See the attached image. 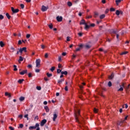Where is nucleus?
Segmentation results:
<instances>
[{"mask_svg": "<svg viewBox=\"0 0 130 130\" xmlns=\"http://www.w3.org/2000/svg\"><path fill=\"white\" fill-rule=\"evenodd\" d=\"M45 109L46 112H49V108L48 106H45Z\"/></svg>", "mask_w": 130, "mask_h": 130, "instance_id": "obj_18", "label": "nucleus"}, {"mask_svg": "<svg viewBox=\"0 0 130 130\" xmlns=\"http://www.w3.org/2000/svg\"><path fill=\"white\" fill-rule=\"evenodd\" d=\"M112 85V84L111 82L109 81L108 82V86H109V87H111Z\"/></svg>", "mask_w": 130, "mask_h": 130, "instance_id": "obj_38", "label": "nucleus"}, {"mask_svg": "<svg viewBox=\"0 0 130 130\" xmlns=\"http://www.w3.org/2000/svg\"><path fill=\"white\" fill-rule=\"evenodd\" d=\"M39 117L38 116V115H37L35 117V119H39Z\"/></svg>", "mask_w": 130, "mask_h": 130, "instance_id": "obj_62", "label": "nucleus"}, {"mask_svg": "<svg viewBox=\"0 0 130 130\" xmlns=\"http://www.w3.org/2000/svg\"><path fill=\"white\" fill-rule=\"evenodd\" d=\"M127 53H128V51H124V52H122L121 53V55H123L124 54H127Z\"/></svg>", "mask_w": 130, "mask_h": 130, "instance_id": "obj_25", "label": "nucleus"}, {"mask_svg": "<svg viewBox=\"0 0 130 130\" xmlns=\"http://www.w3.org/2000/svg\"><path fill=\"white\" fill-rule=\"evenodd\" d=\"M36 67L40 68L41 66V59H37L36 61Z\"/></svg>", "mask_w": 130, "mask_h": 130, "instance_id": "obj_3", "label": "nucleus"}, {"mask_svg": "<svg viewBox=\"0 0 130 130\" xmlns=\"http://www.w3.org/2000/svg\"><path fill=\"white\" fill-rule=\"evenodd\" d=\"M20 7H21V9H24V4H20Z\"/></svg>", "mask_w": 130, "mask_h": 130, "instance_id": "obj_48", "label": "nucleus"}, {"mask_svg": "<svg viewBox=\"0 0 130 130\" xmlns=\"http://www.w3.org/2000/svg\"><path fill=\"white\" fill-rule=\"evenodd\" d=\"M30 37V34H27L26 38L29 39Z\"/></svg>", "mask_w": 130, "mask_h": 130, "instance_id": "obj_46", "label": "nucleus"}, {"mask_svg": "<svg viewBox=\"0 0 130 130\" xmlns=\"http://www.w3.org/2000/svg\"><path fill=\"white\" fill-rule=\"evenodd\" d=\"M85 30H87L88 29H89V28H90V26H89L88 25H87L86 23V22H85Z\"/></svg>", "mask_w": 130, "mask_h": 130, "instance_id": "obj_12", "label": "nucleus"}, {"mask_svg": "<svg viewBox=\"0 0 130 130\" xmlns=\"http://www.w3.org/2000/svg\"><path fill=\"white\" fill-rule=\"evenodd\" d=\"M78 35H79V36H80L81 37L82 36L83 34H82V33H78Z\"/></svg>", "mask_w": 130, "mask_h": 130, "instance_id": "obj_63", "label": "nucleus"}, {"mask_svg": "<svg viewBox=\"0 0 130 130\" xmlns=\"http://www.w3.org/2000/svg\"><path fill=\"white\" fill-rule=\"evenodd\" d=\"M37 89L38 90H41V87H40V86H37Z\"/></svg>", "mask_w": 130, "mask_h": 130, "instance_id": "obj_54", "label": "nucleus"}, {"mask_svg": "<svg viewBox=\"0 0 130 130\" xmlns=\"http://www.w3.org/2000/svg\"><path fill=\"white\" fill-rule=\"evenodd\" d=\"M6 16L7 17L8 19H10L11 18V16H10L9 14L8 13H7Z\"/></svg>", "mask_w": 130, "mask_h": 130, "instance_id": "obj_28", "label": "nucleus"}, {"mask_svg": "<svg viewBox=\"0 0 130 130\" xmlns=\"http://www.w3.org/2000/svg\"><path fill=\"white\" fill-rule=\"evenodd\" d=\"M121 2V0H116V4L117 6H118L119 4H120Z\"/></svg>", "mask_w": 130, "mask_h": 130, "instance_id": "obj_21", "label": "nucleus"}, {"mask_svg": "<svg viewBox=\"0 0 130 130\" xmlns=\"http://www.w3.org/2000/svg\"><path fill=\"white\" fill-rule=\"evenodd\" d=\"M24 79H20L19 80H18V83H19V84H22L23 82H24Z\"/></svg>", "mask_w": 130, "mask_h": 130, "instance_id": "obj_13", "label": "nucleus"}, {"mask_svg": "<svg viewBox=\"0 0 130 130\" xmlns=\"http://www.w3.org/2000/svg\"><path fill=\"white\" fill-rule=\"evenodd\" d=\"M114 11H115V9H114L113 8H111L110 12H114Z\"/></svg>", "mask_w": 130, "mask_h": 130, "instance_id": "obj_45", "label": "nucleus"}, {"mask_svg": "<svg viewBox=\"0 0 130 130\" xmlns=\"http://www.w3.org/2000/svg\"><path fill=\"white\" fill-rule=\"evenodd\" d=\"M23 57L22 56H19V59L18 60L19 62H21V61H23Z\"/></svg>", "mask_w": 130, "mask_h": 130, "instance_id": "obj_17", "label": "nucleus"}, {"mask_svg": "<svg viewBox=\"0 0 130 130\" xmlns=\"http://www.w3.org/2000/svg\"><path fill=\"white\" fill-rule=\"evenodd\" d=\"M68 6H69V7H72V6H73V3H72L71 1H68Z\"/></svg>", "mask_w": 130, "mask_h": 130, "instance_id": "obj_19", "label": "nucleus"}, {"mask_svg": "<svg viewBox=\"0 0 130 130\" xmlns=\"http://www.w3.org/2000/svg\"><path fill=\"white\" fill-rule=\"evenodd\" d=\"M67 41H70V37L69 36L67 37Z\"/></svg>", "mask_w": 130, "mask_h": 130, "instance_id": "obj_49", "label": "nucleus"}, {"mask_svg": "<svg viewBox=\"0 0 130 130\" xmlns=\"http://www.w3.org/2000/svg\"><path fill=\"white\" fill-rule=\"evenodd\" d=\"M42 11L43 12H46V11H47V8H46V6H45V5H43L42 6Z\"/></svg>", "mask_w": 130, "mask_h": 130, "instance_id": "obj_8", "label": "nucleus"}, {"mask_svg": "<svg viewBox=\"0 0 130 130\" xmlns=\"http://www.w3.org/2000/svg\"><path fill=\"white\" fill-rule=\"evenodd\" d=\"M24 125L22 123H20L19 124V127H20L21 128H22V127H23Z\"/></svg>", "mask_w": 130, "mask_h": 130, "instance_id": "obj_41", "label": "nucleus"}, {"mask_svg": "<svg viewBox=\"0 0 130 130\" xmlns=\"http://www.w3.org/2000/svg\"><path fill=\"white\" fill-rule=\"evenodd\" d=\"M127 117H128V115L125 116V117L123 120H121L119 122H118V124L119 125H121L122 124V123H123L124 121H125V120H126L127 119Z\"/></svg>", "mask_w": 130, "mask_h": 130, "instance_id": "obj_4", "label": "nucleus"}, {"mask_svg": "<svg viewBox=\"0 0 130 130\" xmlns=\"http://www.w3.org/2000/svg\"><path fill=\"white\" fill-rule=\"evenodd\" d=\"M9 128L10 130H14V128L13 127V126H9Z\"/></svg>", "mask_w": 130, "mask_h": 130, "instance_id": "obj_50", "label": "nucleus"}, {"mask_svg": "<svg viewBox=\"0 0 130 130\" xmlns=\"http://www.w3.org/2000/svg\"><path fill=\"white\" fill-rule=\"evenodd\" d=\"M66 54H67L66 52H62V55H63V56H65Z\"/></svg>", "mask_w": 130, "mask_h": 130, "instance_id": "obj_56", "label": "nucleus"}, {"mask_svg": "<svg viewBox=\"0 0 130 130\" xmlns=\"http://www.w3.org/2000/svg\"><path fill=\"white\" fill-rule=\"evenodd\" d=\"M112 33H114V34H116L117 33V31H115L114 30H112Z\"/></svg>", "mask_w": 130, "mask_h": 130, "instance_id": "obj_55", "label": "nucleus"}, {"mask_svg": "<svg viewBox=\"0 0 130 130\" xmlns=\"http://www.w3.org/2000/svg\"><path fill=\"white\" fill-rule=\"evenodd\" d=\"M24 117H25V118H27V120H28V119H29V118H28V114H25Z\"/></svg>", "mask_w": 130, "mask_h": 130, "instance_id": "obj_34", "label": "nucleus"}, {"mask_svg": "<svg viewBox=\"0 0 130 130\" xmlns=\"http://www.w3.org/2000/svg\"><path fill=\"white\" fill-rule=\"evenodd\" d=\"M55 67H52V68L50 69V71H51V72H53L55 70Z\"/></svg>", "mask_w": 130, "mask_h": 130, "instance_id": "obj_33", "label": "nucleus"}, {"mask_svg": "<svg viewBox=\"0 0 130 130\" xmlns=\"http://www.w3.org/2000/svg\"><path fill=\"white\" fill-rule=\"evenodd\" d=\"M109 9H106V10L105 11V14H108V13H109Z\"/></svg>", "mask_w": 130, "mask_h": 130, "instance_id": "obj_44", "label": "nucleus"}, {"mask_svg": "<svg viewBox=\"0 0 130 130\" xmlns=\"http://www.w3.org/2000/svg\"><path fill=\"white\" fill-rule=\"evenodd\" d=\"M48 56H49L48 53H46V54H45V57L46 58H47L48 57Z\"/></svg>", "mask_w": 130, "mask_h": 130, "instance_id": "obj_43", "label": "nucleus"}, {"mask_svg": "<svg viewBox=\"0 0 130 130\" xmlns=\"http://www.w3.org/2000/svg\"><path fill=\"white\" fill-rule=\"evenodd\" d=\"M18 117H19L20 118H22L23 117V115L22 114H20L18 116Z\"/></svg>", "mask_w": 130, "mask_h": 130, "instance_id": "obj_61", "label": "nucleus"}, {"mask_svg": "<svg viewBox=\"0 0 130 130\" xmlns=\"http://www.w3.org/2000/svg\"><path fill=\"white\" fill-rule=\"evenodd\" d=\"M80 110L78 109V108H76L75 109V119L76 120V121H77L78 122H79V123H82L83 124V122H81V121H80L79 118H78V115H80Z\"/></svg>", "mask_w": 130, "mask_h": 130, "instance_id": "obj_1", "label": "nucleus"}, {"mask_svg": "<svg viewBox=\"0 0 130 130\" xmlns=\"http://www.w3.org/2000/svg\"><path fill=\"white\" fill-rule=\"evenodd\" d=\"M41 47H42V49H44L45 46V45H41Z\"/></svg>", "mask_w": 130, "mask_h": 130, "instance_id": "obj_60", "label": "nucleus"}, {"mask_svg": "<svg viewBox=\"0 0 130 130\" xmlns=\"http://www.w3.org/2000/svg\"><path fill=\"white\" fill-rule=\"evenodd\" d=\"M11 50L12 51V52H14V51H15V49L14 48V47H11Z\"/></svg>", "mask_w": 130, "mask_h": 130, "instance_id": "obj_31", "label": "nucleus"}, {"mask_svg": "<svg viewBox=\"0 0 130 130\" xmlns=\"http://www.w3.org/2000/svg\"><path fill=\"white\" fill-rule=\"evenodd\" d=\"M98 16H99L98 13L95 12V13H94V17H95V18H96V17H97Z\"/></svg>", "mask_w": 130, "mask_h": 130, "instance_id": "obj_39", "label": "nucleus"}, {"mask_svg": "<svg viewBox=\"0 0 130 130\" xmlns=\"http://www.w3.org/2000/svg\"><path fill=\"white\" fill-rule=\"evenodd\" d=\"M39 72H40V70H39L38 69L36 70V73H39Z\"/></svg>", "mask_w": 130, "mask_h": 130, "instance_id": "obj_58", "label": "nucleus"}, {"mask_svg": "<svg viewBox=\"0 0 130 130\" xmlns=\"http://www.w3.org/2000/svg\"><path fill=\"white\" fill-rule=\"evenodd\" d=\"M4 18V17L3 16V15H0V20H3Z\"/></svg>", "mask_w": 130, "mask_h": 130, "instance_id": "obj_42", "label": "nucleus"}, {"mask_svg": "<svg viewBox=\"0 0 130 130\" xmlns=\"http://www.w3.org/2000/svg\"><path fill=\"white\" fill-rule=\"evenodd\" d=\"M120 14V12L119 11H118V10L116 11V15H117V16H119Z\"/></svg>", "mask_w": 130, "mask_h": 130, "instance_id": "obj_27", "label": "nucleus"}, {"mask_svg": "<svg viewBox=\"0 0 130 130\" xmlns=\"http://www.w3.org/2000/svg\"><path fill=\"white\" fill-rule=\"evenodd\" d=\"M57 116H58L57 114L56 113V112H54L53 114V120L54 121H55Z\"/></svg>", "mask_w": 130, "mask_h": 130, "instance_id": "obj_9", "label": "nucleus"}, {"mask_svg": "<svg viewBox=\"0 0 130 130\" xmlns=\"http://www.w3.org/2000/svg\"><path fill=\"white\" fill-rule=\"evenodd\" d=\"M18 44H19V45H20L21 44H22V41H21V40H19V41H18Z\"/></svg>", "mask_w": 130, "mask_h": 130, "instance_id": "obj_52", "label": "nucleus"}, {"mask_svg": "<svg viewBox=\"0 0 130 130\" xmlns=\"http://www.w3.org/2000/svg\"><path fill=\"white\" fill-rule=\"evenodd\" d=\"M37 128L36 130H40V124L38 122L36 123V125L31 126L29 127V129H32Z\"/></svg>", "mask_w": 130, "mask_h": 130, "instance_id": "obj_2", "label": "nucleus"}, {"mask_svg": "<svg viewBox=\"0 0 130 130\" xmlns=\"http://www.w3.org/2000/svg\"><path fill=\"white\" fill-rule=\"evenodd\" d=\"M114 74H112V75H111V76H110L109 77V78L110 79V80H111L112 79H113V78H114Z\"/></svg>", "mask_w": 130, "mask_h": 130, "instance_id": "obj_23", "label": "nucleus"}, {"mask_svg": "<svg viewBox=\"0 0 130 130\" xmlns=\"http://www.w3.org/2000/svg\"><path fill=\"white\" fill-rule=\"evenodd\" d=\"M83 46V44H80V45H79V48H82Z\"/></svg>", "mask_w": 130, "mask_h": 130, "instance_id": "obj_59", "label": "nucleus"}, {"mask_svg": "<svg viewBox=\"0 0 130 130\" xmlns=\"http://www.w3.org/2000/svg\"><path fill=\"white\" fill-rule=\"evenodd\" d=\"M93 111L95 113H97L98 112V109H97V108H94Z\"/></svg>", "mask_w": 130, "mask_h": 130, "instance_id": "obj_35", "label": "nucleus"}, {"mask_svg": "<svg viewBox=\"0 0 130 130\" xmlns=\"http://www.w3.org/2000/svg\"><path fill=\"white\" fill-rule=\"evenodd\" d=\"M57 74H60V73H61V70H60L59 69H57Z\"/></svg>", "mask_w": 130, "mask_h": 130, "instance_id": "obj_36", "label": "nucleus"}, {"mask_svg": "<svg viewBox=\"0 0 130 130\" xmlns=\"http://www.w3.org/2000/svg\"><path fill=\"white\" fill-rule=\"evenodd\" d=\"M11 10H12V12L13 13V14H16L17 13H18V12H19V10H18V9H16V10H15L14 8H13V7L11 8Z\"/></svg>", "mask_w": 130, "mask_h": 130, "instance_id": "obj_5", "label": "nucleus"}, {"mask_svg": "<svg viewBox=\"0 0 130 130\" xmlns=\"http://www.w3.org/2000/svg\"><path fill=\"white\" fill-rule=\"evenodd\" d=\"M28 76L29 77V78H31L32 77L31 73H29L28 74Z\"/></svg>", "mask_w": 130, "mask_h": 130, "instance_id": "obj_40", "label": "nucleus"}, {"mask_svg": "<svg viewBox=\"0 0 130 130\" xmlns=\"http://www.w3.org/2000/svg\"><path fill=\"white\" fill-rule=\"evenodd\" d=\"M64 89L66 91H68V86H66Z\"/></svg>", "mask_w": 130, "mask_h": 130, "instance_id": "obj_53", "label": "nucleus"}, {"mask_svg": "<svg viewBox=\"0 0 130 130\" xmlns=\"http://www.w3.org/2000/svg\"><path fill=\"white\" fill-rule=\"evenodd\" d=\"M57 22H61L62 21V17L58 16L56 17Z\"/></svg>", "mask_w": 130, "mask_h": 130, "instance_id": "obj_11", "label": "nucleus"}, {"mask_svg": "<svg viewBox=\"0 0 130 130\" xmlns=\"http://www.w3.org/2000/svg\"><path fill=\"white\" fill-rule=\"evenodd\" d=\"M122 87H121V86H120V88L119 89H118V91H123V87L124 86V84H122Z\"/></svg>", "mask_w": 130, "mask_h": 130, "instance_id": "obj_15", "label": "nucleus"}, {"mask_svg": "<svg viewBox=\"0 0 130 130\" xmlns=\"http://www.w3.org/2000/svg\"><path fill=\"white\" fill-rule=\"evenodd\" d=\"M27 70H25L24 71H22V72H20V74L21 75H25V74H27Z\"/></svg>", "mask_w": 130, "mask_h": 130, "instance_id": "obj_10", "label": "nucleus"}, {"mask_svg": "<svg viewBox=\"0 0 130 130\" xmlns=\"http://www.w3.org/2000/svg\"><path fill=\"white\" fill-rule=\"evenodd\" d=\"M80 25H85V20H81L80 23Z\"/></svg>", "mask_w": 130, "mask_h": 130, "instance_id": "obj_14", "label": "nucleus"}, {"mask_svg": "<svg viewBox=\"0 0 130 130\" xmlns=\"http://www.w3.org/2000/svg\"><path fill=\"white\" fill-rule=\"evenodd\" d=\"M90 27H95V24H91Z\"/></svg>", "mask_w": 130, "mask_h": 130, "instance_id": "obj_57", "label": "nucleus"}, {"mask_svg": "<svg viewBox=\"0 0 130 130\" xmlns=\"http://www.w3.org/2000/svg\"><path fill=\"white\" fill-rule=\"evenodd\" d=\"M47 104H48L47 101H44V104H45V105H47Z\"/></svg>", "mask_w": 130, "mask_h": 130, "instance_id": "obj_64", "label": "nucleus"}, {"mask_svg": "<svg viewBox=\"0 0 130 130\" xmlns=\"http://www.w3.org/2000/svg\"><path fill=\"white\" fill-rule=\"evenodd\" d=\"M61 74H63V75H68V73L66 71L64 72H61Z\"/></svg>", "mask_w": 130, "mask_h": 130, "instance_id": "obj_26", "label": "nucleus"}, {"mask_svg": "<svg viewBox=\"0 0 130 130\" xmlns=\"http://www.w3.org/2000/svg\"><path fill=\"white\" fill-rule=\"evenodd\" d=\"M48 26H49V27L50 28V29H53V25H52V24H49L48 25Z\"/></svg>", "mask_w": 130, "mask_h": 130, "instance_id": "obj_30", "label": "nucleus"}, {"mask_svg": "<svg viewBox=\"0 0 130 130\" xmlns=\"http://www.w3.org/2000/svg\"><path fill=\"white\" fill-rule=\"evenodd\" d=\"M19 51L20 53H22L23 51H24V52H26L27 48L26 47H23L22 48H20Z\"/></svg>", "mask_w": 130, "mask_h": 130, "instance_id": "obj_6", "label": "nucleus"}, {"mask_svg": "<svg viewBox=\"0 0 130 130\" xmlns=\"http://www.w3.org/2000/svg\"><path fill=\"white\" fill-rule=\"evenodd\" d=\"M64 81V79H61V80H58V83L61 84L62 82H63Z\"/></svg>", "mask_w": 130, "mask_h": 130, "instance_id": "obj_16", "label": "nucleus"}, {"mask_svg": "<svg viewBox=\"0 0 130 130\" xmlns=\"http://www.w3.org/2000/svg\"><path fill=\"white\" fill-rule=\"evenodd\" d=\"M47 76H48V77L49 78H50V77H52V74H49V73H47Z\"/></svg>", "mask_w": 130, "mask_h": 130, "instance_id": "obj_32", "label": "nucleus"}, {"mask_svg": "<svg viewBox=\"0 0 130 130\" xmlns=\"http://www.w3.org/2000/svg\"><path fill=\"white\" fill-rule=\"evenodd\" d=\"M14 71H17V66H16L15 64H14Z\"/></svg>", "mask_w": 130, "mask_h": 130, "instance_id": "obj_37", "label": "nucleus"}, {"mask_svg": "<svg viewBox=\"0 0 130 130\" xmlns=\"http://www.w3.org/2000/svg\"><path fill=\"white\" fill-rule=\"evenodd\" d=\"M47 120V119H43L41 121V126H43L44 125V124H45V123H46Z\"/></svg>", "mask_w": 130, "mask_h": 130, "instance_id": "obj_7", "label": "nucleus"}, {"mask_svg": "<svg viewBox=\"0 0 130 130\" xmlns=\"http://www.w3.org/2000/svg\"><path fill=\"white\" fill-rule=\"evenodd\" d=\"M58 67L59 69H61L62 68V64H61L60 63H59Z\"/></svg>", "mask_w": 130, "mask_h": 130, "instance_id": "obj_47", "label": "nucleus"}, {"mask_svg": "<svg viewBox=\"0 0 130 130\" xmlns=\"http://www.w3.org/2000/svg\"><path fill=\"white\" fill-rule=\"evenodd\" d=\"M5 96H8L9 97H11V95L10 93H8V92H5Z\"/></svg>", "mask_w": 130, "mask_h": 130, "instance_id": "obj_20", "label": "nucleus"}, {"mask_svg": "<svg viewBox=\"0 0 130 130\" xmlns=\"http://www.w3.org/2000/svg\"><path fill=\"white\" fill-rule=\"evenodd\" d=\"M61 56H58V61H61Z\"/></svg>", "mask_w": 130, "mask_h": 130, "instance_id": "obj_51", "label": "nucleus"}, {"mask_svg": "<svg viewBox=\"0 0 130 130\" xmlns=\"http://www.w3.org/2000/svg\"><path fill=\"white\" fill-rule=\"evenodd\" d=\"M24 99H25V97H23V96L20 97L19 98L20 101H23Z\"/></svg>", "mask_w": 130, "mask_h": 130, "instance_id": "obj_24", "label": "nucleus"}, {"mask_svg": "<svg viewBox=\"0 0 130 130\" xmlns=\"http://www.w3.org/2000/svg\"><path fill=\"white\" fill-rule=\"evenodd\" d=\"M105 17V15H101L100 17V19H102Z\"/></svg>", "mask_w": 130, "mask_h": 130, "instance_id": "obj_29", "label": "nucleus"}, {"mask_svg": "<svg viewBox=\"0 0 130 130\" xmlns=\"http://www.w3.org/2000/svg\"><path fill=\"white\" fill-rule=\"evenodd\" d=\"M5 44L4 43V42H3V41H1L0 42V46H1V47H4Z\"/></svg>", "mask_w": 130, "mask_h": 130, "instance_id": "obj_22", "label": "nucleus"}]
</instances>
